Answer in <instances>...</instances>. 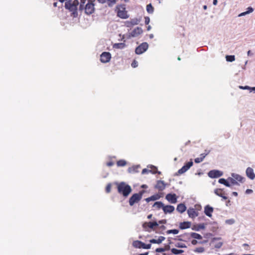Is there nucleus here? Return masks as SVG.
Segmentation results:
<instances>
[{"mask_svg":"<svg viewBox=\"0 0 255 255\" xmlns=\"http://www.w3.org/2000/svg\"><path fill=\"white\" fill-rule=\"evenodd\" d=\"M131 65L133 68H136L138 66L137 62L135 60H134L132 61Z\"/></svg>","mask_w":255,"mask_h":255,"instance_id":"obj_46","label":"nucleus"},{"mask_svg":"<svg viewBox=\"0 0 255 255\" xmlns=\"http://www.w3.org/2000/svg\"><path fill=\"white\" fill-rule=\"evenodd\" d=\"M205 229V225L204 224H198L197 225H195L192 228V230H195L197 231H198L201 229Z\"/></svg>","mask_w":255,"mask_h":255,"instance_id":"obj_27","label":"nucleus"},{"mask_svg":"<svg viewBox=\"0 0 255 255\" xmlns=\"http://www.w3.org/2000/svg\"><path fill=\"white\" fill-rule=\"evenodd\" d=\"M163 249H165V251H167L170 249V246L169 245H166Z\"/></svg>","mask_w":255,"mask_h":255,"instance_id":"obj_58","label":"nucleus"},{"mask_svg":"<svg viewBox=\"0 0 255 255\" xmlns=\"http://www.w3.org/2000/svg\"><path fill=\"white\" fill-rule=\"evenodd\" d=\"M213 208L210 206L209 205H206L204 208V213L206 216L209 217H211L212 213L213 212Z\"/></svg>","mask_w":255,"mask_h":255,"instance_id":"obj_14","label":"nucleus"},{"mask_svg":"<svg viewBox=\"0 0 255 255\" xmlns=\"http://www.w3.org/2000/svg\"><path fill=\"white\" fill-rule=\"evenodd\" d=\"M151 244H147V245H146V244H145L144 243V244H143V247H142V249H150V248H151Z\"/></svg>","mask_w":255,"mask_h":255,"instance_id":"obj_48","label":"nucleus"},{"mask_svg":"<svg viewBox=\"0 0 255 255\" xmlns=\"http://www.w3.org/2000/svg\"><path fill=\"white\" fill-rule=\"evenodd\" d=\"M246 173L247 177L251 180H254L255 178V174L253 168L251 167H248L246 169Z\"/></svg>","mask_w":255,"mask_h":255,"instance_id":"obj_13","label":"nucleus"},{"mask_svg":"<svg viewBox=\"0 0 255 255\" xmlns=\"http://www.w3.org/2000/svg\"><path fill=\"white\" fill-rule=\"evenodd\" d=\"M165 239V238L163 236H160L158 238V239H151L149 241V242L151 244H161L163 241H164Z\"/></svg>","mask_w":255,"mask_h":255,"instance_id":"obj_20","label":"nucleus"},{"mask_svg":"<svg viewBox=\"0 0 255 255\" xmlns=\"http://www.w3.org/2000/svg\"><path fill=\"white\" fill-rule=\"evenodd\" d=\"M253 192V191L252 189H248L246 191V193L247 194L252 193Z\"/></svg>","mask_w":255,"mask_h":255,"instance_id":"obj_52","label":"nucleus"},{"mask_svg":"<svg viewBox=\"0 0 255 255\" xmlns=\"http://www.w3.org/2000/svg\"><path fill=\"white\" fill-rule=\"evenodd\" d=\"M144 243L140 241H134L132 242V246L135 248L142 249Z\"/></svg>","mask_w":255,"mask_h":255,"instance_id":"obj_21","label":"nucleus"},{"mask_svg":"<svg viewBox=\"0 0 255 255\" xmlns=\"http://www.w3.org/2000/svg\"><path fill=\"white\" fill-rule=\"evenodd\" d=\"M126 47V44L124 43H115L113 45V47L117 49H123Z\"/></svg>","mask_w":255,"mask_h":255,"instance_id":"obj_26","label":"nucleus"},{"mask_svg":"<svg viewBox=\"0 0 255 255\" xmlns=\"http://www.w3.org/2000/svg\"><path fill=\"white\" fill-rule=\"evenodd\" d=\"M171 252L173 254L178 255L183 253L184 252V251L182 250H177L176 249L173 248L171 250Z\"/></svg>","mask_w":255,"mask_h":255,"instance_id":"obj_32","label":"nucleus"},{"mask_svg":"<svg viewBox=\"0 0 255 255\" xmlns=\"http://www.w3.org/2000/svg\"><path fill=\"white\" fill-rule=\"evenodd\" d=\"M117 189L119 193L122 194L125 197H127L131 192L130 186L125 182H121L117 184Z\"/></svg>","mask_w":255,"mask_h":255,"instance_id":"obj_1","label":"nucleus"},{"mask_svg":"<svg viewBox=\"0 0 255 255\" xmlns=\"http://www.w3.org/2000/svg\"><path fill=\"white\" fill-rule=\"evenodd\" d=\"M197 241L196 240H193L192 241H191V243L192 245H195L197 244Z\"/></svg>","mask_w":255,"mask_h":255,"instance_id":"obj_55","label":"nucleus"},{"mask_svg":"<svg viewBox=\"0 0 255 255\" xmlns=\"http://www.w3.org/2000/svg\"><path fill=\"white\" fill-rule=\"evenodd\" d=\"M144 191H140L138 193L133 194L129 199V204L130 206H133L135 203H138L142 198Z\"/></svg>","mask_w":255,"mask_h":255,"instance_id":"obj_5","label":"nucleus"},{"mask_svg":"<svg viewBox=\"0 0 255 255\" xmlns=\"http://www.w3.org/2000/svg\"><path fill=\"white\" fill-rule=\"evenodd\" d=\"M187 170H188V169H186V168L184 166H183L181 169H180L178 171V173L179 174H182L184 173V172H185Z\"/></svg>","mask_w":255,"mask_h":255,"instance_id":"obj_40","label":"nucleus"},{"mask_svg":"<svg viewBox=\"0 0 255 255\" xmlns=\"http://www.w3.org/2000/svg\"><path fill=\"white\" fill-rule=\"evenodd\" d=\"M99 2L101 3H104L106 2L107 0H97Z\"/></svg>","mask_w":255,"mask_h":255,"instance_id":"obj_59","label":"nucleus"},{"mask_svg":"<svg viewBox=\"0 0 255 255\" xmlns=\"http://www.w3.org/2000/svg\"><path fill=\"white\" fill-rule=\"evenodd\" d=\"M139 23L137 18L131 19L130 20L126 21L125 22V25L128 27H130L133 25H137Z\"/></svg>","mask_w":255,"mask_h":255,"instance_id":"obj_10","label":"nucleus"},{"mask_svg":"<svg viewBox=\"0 0 255 255\" xmlns=\"http://www.w3.org/2000/svg\"><path fill=\"white\" fill-rule=\"evenodd\" d=\"M144 19H145V24H148L150 21L149 17L148 16H146V17H145Z\"/></svg>","mask_w":255,"mask_h":255,"instance_id":"obj_50","label":"nucleus"},{"mask_svg":"<svg viewBox=\"0 0 255 255\" xmlns=\"http://www.w3.org/2000/svg\"><path fill=\"white\" fill-rule=\"evenodd\" d=\"M111 184H108L106 187V191L107 193H110L111 191Z\"/></svg>","mask_w":255,"mask_h":255,"instance_id":"obj_44","label":"nucleus"},{"mask_svg":"<svg viewBox=\"0 0 255 255\" xmlns=\"http://www.w3.org/2000/svg\"><path fill=\"white\" fill-rule=\"evenodd\" d=\"M158 224L156 222H145L143 224L142 227L143 228L146 230H147V228H149L150 229H153L154 227L158 226Z\"/></svg>","mask_w":255,"mask_h":255,"instance_id":"obj_11","label":"nucleus"},{"mask_svg":"<svg viewBox=\"0 0 255 255\" xmlns=\"http://www.w3.org/2000/svg\"><path fill=\"white\" fill-rule=\"evenodd\" d=\"M222 173L218 170H211L208 173V176L212 178H217L222 175Z\"/></svg>","mask_w":255,"mask_h":255,"instance_id":"obj_12","label":"nucleus"},{"mask_svg":"<svg viewBox=\"0 0 255 255\" xmlns=\"http://www.w3.org/2000/svg\"><path fill=\"white\" fill-rule=\"evenodd\" d=\"M214 193L216 195L222 198L223 199L227 200V194L225 193L224 189L217 188L214 190Z\"/></svg>","mask_w":255,"mask_h":255,"instance_id":"obj_8","label":"nucleus"},{"mask_svg":"<svg viewBox=\"0 0 255 255\" xmlns=\"http://www.w3.org/2000/svg\"><path fill=\"white\" fill-rule=\"evenodd\" d=\"M146 10L149 13H152L154 11V8L151 3L146 5Z\"/></svg>","mask_w":255,"mask_h":255,"instance_id":"obj_33","label":"nucleus"},{"mask_svg":"<svg viewBox=\"0 0 255 255\" xmlns=\"http://www.w3.org/2000/svg\"><path fill=\"white\" fill-rule=\"evenodd\" d=\"M109 6H113L116 3V0H107Z\"/></svg>","mask_w":255,"mask_h":255,"instance_id":"obj_41","label":"nucleus"},{"mask_svg":"<svg viewBox=\"0 0 255 255\" xmlns=\"http://www.w3.org/2000/svg\"><path fill=\"white\" fill-rule=\"evenodd\" d=\"M164 204L160 201L156 202L153 205V207L155 208L156 209H160V208L163 209Z\"/></svg>","mask_w":255,"mask_h":255,"instance_id":"obj_25","label":"nucleus"},{"mask_svg":"<svg viewBox=\"0 0 255 255\" xmlns=\"http://www.w3.org/2000/svg\"><path fill=\"white\" fill-rule=\"evenodd\" d=\"M165 198L171 203L175 204L177 202V196L175 194H168Z\"/></svg>","mask_w":255,"mask_h":255,"instance_id":"obj_9","label":"nucleus"},{"mask_svg":"<svg viewBox=\"0 0 255 255\" xmlns=\"http://www.w3.org/2000/svg\"><path fill=\"white\" fill-rule=\"evenodd\" d=\"M87 1H88V0H80V5L79 6V9L80 10H83L84 6Z\"/></svg>","mask_w":255,"mask_h":255,"instance_id":"obj_38","label":"nucleus"},{"mask_svg":"<svg viewBox=\"0 0 255 255\" xmlns=\"http://www.w3.org/2000/svg\"><path fill=\"white\" fill-rule=\"evenodd\" d=\"M139 168L140 166L139 165L133 166L132 167H129L128 169V171L130 173H137L139 172L138 169Z\"/></svg>","mask_w":255,"mask_h":255,"instance_id":"obj_24","label":"nucleus"},{"mask_svg":"<svg viewBox=\"0 0 255 255\" xmlns=\"http://www.w3.org/2000/svg\"><path fill=\"white\" fill-rule=\"evenodd\" d=\"M226 205L227 206H230L231 205V201L230 200H227Z\"/></svg>","mask_w":255,"mask_h":255,"instance_id":"obj_54","label":"nucleus"},{"mask_svg":"<svg viewBox=\"0 0 255 255\" xmlns=\"http://www.w3.org/2000/svg\"><path fill=\"white\" fill-rule=\"evenodd\" d=\"M193 165V162L192 160L187 162L184 166L188 170Z\"/></svg>","mask_w":255,"mask_h":255,"instance_id":"obj_42","label":"nucleus"},{"mask_svg":"<svg viewBox=\"0 0 255 255\" xmlns=\"http://www.w3.org/2000/svg\"><path fill=\"white\" fill-rule=\"evenodd\" d=\"M175 246L177 248H184L186 247V245L184 244L181 243H178L176 244Z\"/></svg>","mask_w":255,"mask_h":255,"instance_id":"obj_43","label":"nucleus"},{"mask_svg":"<svg viewBox=\"0 0 255 255\" xmlns=\"http://www.w3.org/2000/svg\"><path fill=\"white\" fill-rule=\"evenodd\" d=\"M194 161L195 163H199L203 161V158L200 157H197L195 159Z\"/></svg>","mask_w":255,"mask_h":255,"instance_id":"obj_47","label":"nucleus"},{"mask_svg":"<svg viewBox=\"0 0 255 255\" xmlns=\"http://www.w3.org/2000/svg\"><path fill=\"white\" fill-rule=\"evenodd\" d=\"M150 171L146 168L143 169L142 170V174H144L145 173H148Z\"/></svg>","mask_w":255,"mask_h":255,"instance_id":"obj_51","label":"nucleus"},{"mask_svg":"<svg viewBox=\"0 0 255 255\" xmlns=\"http://www.w3.org/2000/svg\"><path fill=\"white\" fill-rule=\"evenodd\" d=\"M190 236L196 239L201 240L202 239V237L200 234L196 233H191Z\"/></svg>","mask_w":255,"mask_h":255,"instance_id":"obj_30","label":"nucleus"},{"mask_svg":"<svg viewBox=\"0 0 255 255\" xmlns=\"http://www.w3.org/2000/svg\"><path fill=\"white\" fill-rule=\"evenodd\" d=\"M157 170V168L156 167H154V170L152 171V173H155L156 172Z\"/></svg>","mask_w":255,"mask_h":255,"instance_id":"obj_62","label":"nucleus"},{"mask_svg":"<svg viewBox=\"0 0 255 255\" xmlns=\"http://www.w3.org/2000/svg\"><path fill=\"white\" fill-rule=\"evenodd\" d=\"M226 223L229 225H232L235 223V220L233 219H228L226 221Z\"/></svg>","mask_w":255,"mask_h":255,"instance_id":"obj_45","label":"nucleus"},{"mask_svg":"<svg viewBox=\"0 0 255 255\" xmlns=\"http://www.w3.org/2000/svg\"><path fill=\"white\" fill-rule=\"evenodd\" d=\"M232 176L235 180H236L239 182H243V180L244 179V178L242 176H241V175H240L239 174H233L232 175Z\"/></svg>","mask_w":255,"mask_h":255,"instance_id":"obj_29","label":"nucleus"},{"mask_svg":"<svg viewBox=\"0 0 255 255\" xmlns=\"http://www.w3.org/2000/svg\"><path fill=\"white\" fill-rule=\"evenodd\" d=\"M217 0H213V3L214 5H216L217 4Z\"/></svg>","mask_w":255,"mask_h":255,"instance_id":"obj_61","label":"nucleus"},{"mask_svg":"<svg viewBox=\"0 0 255 255\" xmlns=\"http://www.w3.org/2000/svg\"><path fill=\"white\" fill-rule=\"evenodd\" d=\"M164 251H165V249H164L162 248H157L155 250V252H157V253H161V252H163Z\"/></svg>","mask_w":255,"mask_h":255,"instance_id":"obj_49","label":"nucleus"},{"mask_svg":"<svg viewBox=\"0 0 255 255\" xmlns=\"http://www.w3.org/2000/svg\"><path fill=\"white\" fill-rule=\"evenodd\" d=\"M158 223L159 224H165V223H166V220H160V221H159Z\"/></svg>","mask_w":255,"mask_h":255,"instance_id":"obj_57","label":"nucleus"},{"mask_svg":"<svg viewBox=\"0 0 255 255\" xmlns=\"http://www.w3.org/2000/svg\"><path fill=\"white\" fill-rule=\"evenodd\" d=\"M179 233V230L177 229L169 230L166 231L167 234H173L174 235L177 234Z\"/></svg>","mask_w":255,"mask_h":255,"instance_id":"obj_37","label":"nucleus"},{"mask_svg":"<svg viewBox=\"0 0 255 255\" xmlns=\"http://www.w3.org/2000/svg\"><path fill=\"white\" fill-rule=\"evenodd\" d=\"M160 197H161V196L160 195H159L158 194H154L148 198H146L145 201L147 202H149L150 201H155V200H158V199H160Z\"/></svg>","mask_w":255,"mask_h":255,"instance_id":"obj_22","label":"nucleus"},{"mask_svg":"<svg viewBox=\"0 0 255 255\" xmlns=\"http://www.w3.org/2000/svg\"><path fill=\"white\" fill-rule=\"evenodd\" d=\"M228 180L229 181H230L231 182V183L233 185H239V184L238 183V182L236 180H235L234 178H228Z\"/></svg>","mask_w":255,"mask_h":255,"instance_id":"obj_39","label":"nucleus"},{"mask_svg":"<svg viewBox=\"0 0 255 255\" xmlns=\"http://www.w3.org/2000/svg\"><path fill=\"white\" fill-rule=\"evenodd\" d=\"M126 9V5L124 4L117 5L116 11H117V16L122 19L128 18V15Z\"/></svg>","mask_w":255,"mask_h":255,"instance_id":"obj_3","label":"nucleus"},{"mask_svg":"<svg viewBox=\"0 0 255 255\" xmlns=\"http://www.w3.org/2000/svg\"><path fill=\"white\" fill-rule=\"evenodd\" d=\"M111 55L110 52H104L101 55L100 60L102 63H107L110 61Z\"/></svg>","mask_w":255,"mask_h":255,"instance_id":"obj_7","label":"nucleus"},{"mask_svg":"<svg viewBox=\"0 0 255 255\" xmlns=\"http://www.w3.org/2000/svg\"><path fill=\"white\" fill-rule=\"evenodd\" d=\"M138 255H148V253L147 252L144 254H140Z\"/></svg>","mask_w":255,"mask_h":255,"instance_id":"obj_64","label":"nucleus"},{"mask_svg":"<svg viewBox=\"0 0 255 255\" xmlns=\"http://www.w3.org/2000/svg\"><path fill=\"white\" fill-rule=\"evenodd\" d=\"M219 183L221 184H223L225 185L227 187H230L231 184L229 183L228 181H227L224 178H220L219 181Z\"/></svg>","mask_w":255,"mask_h":255,"instance_id":"obj_28","label":"nucleus"},{"mask_svg":"<svg viewBox=\"0 0 255 255\" xmlns=\"http://www.w3.org/2000/svg\"><path fill=\"white\" fill-rule=\"evenodd\" d=\"M226 59L227 61L233 62L235 60V57L234 55H227Z\"/></svg>","mask_w":255,"mask_h":255,"instance_id":"obj_36","label":"nucleus"},{"mask_svg":"<svg viewBox=\"0 0 255 255\" xmlns=\"http://www.w3.org/2000/svg\"><path fill=\"white\" fill-rule=\"evenodd\" d=\"M191 226V223L190 222L186 221L181 222L179 224V228L181 230L186 229L190 228Z\"/></svg>","mask_w":255,"mask_h":255,"instance_id":"obj_16","label":"nucleus"},{"mask_svg":"<svg viewBox=\"0 0 255 255\" xmlns=\"http://www.w3.org/2000/svg\"><path fill=\"white\" fill-rule=\"evenodd\" d=\"M232 195L235 196H237L238 194V193L237 192H233L232 193Z\"/></svg>","mask_w":255,"mask_h":255,"instance_id":"obj_60","label":"nucleus"},{"mask_svg":"<svg viewBox=\"0 0 255 255\" xmlns=\"http://www.w3.org/2000/svg\"><path fill=\"white\" fill-rule=\"evenodd\" d=\"M194 252L197 253H202L205 251V249L203 247H200L195 248L193 250Z\"/></svg>","mask_w":255,"mask_h":255,"instance_id":"obj_34","label":"nucleus"},{"mask_svg":"<svg viewBox=\"0 0 255 255\" xmlns=\"http://www.w3.org/2000/svg\"><path fill=\"white\" fill-rule=\"evenodd\" d=\"M252 55V53H251V50H249V51H248V56H250V55Z\"/></svg>","mask_w":255,"mask_h":255,"instance_id":"obj_63","label":"nucleus"},{"mask_svg":"<svg viewBox=\"0 0 255 255\" xmlns=\"http://www.w3.org/2000/svg\"><path fill=\"white\" fill-rule=\"evenodd\" d=\"M165 186L163 181L158 180L155 186V188L157 189L159 191H163L165 189Z\"/></svg>","mask_w":255,"mask_h":255,"instance_id":"obj_15","label":"nucleus"},{"mask_svg":"<svg viewBox=\"0 0 255 255\" xmlns=\"http://www.w3.org/2000/svg\"><path fill=\"white\" fill-rule=\"evenodd\" d=\"M127 162L125 160H120L117 161V164L118 166H124L126 165Z\"/></svg>","mask_w":255,"mask_h":255,"instance_id":"obj_35","label":"nucleus"},{"mask_svg":"<svg viewBox=\"0 0 255 255\" xmlns=\"http://www.w3.org/2000/svg\"><path fill=\"white\" fill-rule=\"evenodd\" d=\"M187 213L189 217L192 218H194L198 215V213L194 208H189L187 211Z\"/></svg>","mask_w":255,"mask_h":255,"instance_id":"obj_18","label":"nucleus"},{"mask_svg":"<svg viewBox=\"0 0 255 255\" xmlns=\"http://www.w3.org/2000/svg\"><path fill=\"white\" fill-rule=\"evenodd\" d=\"M207 155V154H205V153L201 154L200 157H202L203 160Z\"/></svg>","mask_w":255,"mask_h":255,"instance_id":"obj_56","label":"nucleus"},{"mask_svg":"<svg viewBox=\"0 0 255 255\" xmlns=\"http://www.w3.org/2000/svg\"><path fill=\"white\" fill-rule=\"evenodd\" d=\"M174 210V207L171 205H163V211L165 214L171 213Z\"/></svg>","mask_w":255,"mask_h":255,"instance_id":"obj_17","label":"nucleus"},{"mask_svg":"<svg viewBox=\"0 0 255 255\" xmlns=\"http://www.w3.org/2000/svg\"><path fill=\"white\" fill-rule=\"evenodd\" d=\"M253 11H254V9L252 7H249L248 8V10L247 11H245V12L240 13L239 15V16H244L247 14L252 12Z\"/></svg>","mask_w":255,"mask_h":255,"instance_id":"obj_31","label":"nucleus"},{"mask_svg":"<svg viewBox=\"0 0 255 255\" xmlns=\"http://www.w3.org/2000/svg\"><path fill=\"white\" fill-rule=\"evenodd\" d=\"M79 1L78 0H67L65 3V7L69 11L72 12V13L77 14V6L79 5Z\"/></svg>","mask_w":255,"mask_h":255,"instance_id":"obj_2","label":"nucleus"},{"mask_svg":"<svg viewBox=\"0 0 255 255\" xmlns=\"http://www.w3.org/2000/svg\"><path fill=\"white\" fill-rule=\"evenodd\" d=\"M95 0H88L87 3L84 5V9L85 12L87 15L92 14L95 11V4L94 2Z\"/></svg>","mask_w":255,"mask_h":255,"instance_id":"obj_4","label":"nucleus"},{"mask_svg":"<svg viewBox=\"0 0 255 255\" xmlns=\"http://www.w3.org/2000/svg\"><path fill=\"white\" fill-rule=\"evenodd\" d=\"M113 165H114V162L112 161H110V162H108L107 163V165L109 167L112 166Z\"/></svg>","mask_w":255,"mask_h":255,"instance_id":"obj_53","label":"nucleus"},{"mask_svg":"<svg viewBox=\"0 0 255 255\" xmlns=\"http://www.w3.org/2000/svg\"><path fill=\"white\" fill-rule=\"evenodd\" d=\"M142 32V30L140 27H136L131 32V35L133 37L137 36Z\"/></svg>","mask_w":255,"mask_h":255,"instance_id":"obj_19","label":"nucleus"},{"mask_svg":"<svg viewBox=\"0 0 255 255\" xmlns=\"http://www.w3.org/2000/svg\"><path fill=\"white\" fill-rule=\"evenodd\" d=\"M176 210L179 213H182L186 211V207L184 204L180 203L178 205Z\"/></svg>","mask_w":255,"mask_h":255,"instance_id":"obj_23","label":"nucleus"},{"mask_svg":"<svg viewBox=\"0 0 255 255\" xmlns=\"http://www.w3.org/2000/svg\"><path fill=\"white\" fill-rule=\"evenodd\" d=\"M148 47V44L146 42H143L136 48L135 52L137 54H141L144 52Z\"/></svg>","mask_w":255,"mask_h":255,"instance_id":"obj_6","label":"nucleus"}]
</instances>
